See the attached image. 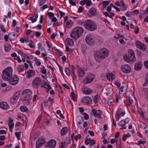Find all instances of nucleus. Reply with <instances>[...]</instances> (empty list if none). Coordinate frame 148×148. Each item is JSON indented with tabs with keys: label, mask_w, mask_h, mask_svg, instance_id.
Wrapping results in <instances>:
<instances>
[{
	"label": "nucleus",
	"mask_w": 148,
	"mask_h": 148,
	"mask_svg": "<svg viewBox=\"0 0 148 148\" xmlns=\"http://www.w3.org/2000/svg\"><path fill=\"white\" fill-rule=\"evenodd\" d=\"M78 68L77 69V72L78 75L80 77L83 76L85 74V73L84 70L82 68H80L79 66H77Z\"/></svg>",
	"instance_id": "obj_20"
},
{
	"label": "nucleus",
	"mask_w": 148,
	"mask_h": 148,
	"mask_svg": "<svg viewBox=\"0 0 148 148\" xmlns=\"http://www.w3.org/2000/svg\"><path fill=\"white\" fill-rule=\"evenodd\" d=\"M126 124V123L124 119L120 121L118 123V125L122 127H121L120 128V129H125L126 127L125 126V125Z\"/></svg>",
	"instance_id": "obj_24"
},
{
	"label": "nucleus",
	"mask_w": 148,
	"mask_h": 148,
	"mask_svg": "<svg viewBox=\"0 0 148 148\" xmlns=\"http://www.w3.org/2000/svg\"><path fill=\"white\" fill-rule=\"evenodd\" d=\"M121 68L122 71L125 73H130L131 69L129 66L126 64L122 65Z\"/></svg>",
	"instance_id": "obj_15"
},
{
	"label": "nucleus",
	"mask_w": 148,
	"mask_h": 148,
	"mask_svg": "<svg viewBox=\"0 0 148 148\" xmlns=\"http://www.w3.org/2000/svg\"><path fill=\"white\" fill-rule=\"evenodd\" d=\"M20 93V91H17L14 93L12 97L17 100L19 98Z\"/></svg>",
	"instance_id": "obj_36"
},
{
	"label": "nucleus",
	"mask_w": 148,
	"mask_h": 148,
	"mask_svg": "<svg viewBox=\"0 0 148 148\" xmlns=\"http://www.w3.org/2000/svg\"><path fill=\"white\" fill-rule=\"evenodd\" d=\"M80 117L82 119V120L80 121L77 122V125L78 127L80 129H83L87 125V123L86 121H84L82 117Z\"/></svg>",
	"instance_id": "obj_14"
},
{
	"label": "nucleus",
	"mask_w": 148,
	"mask_h": 148,
	"mask_svg": "<svg viewBox=\"0 0 148 148\" xmlns=\"http://www.w3.org/2000/svg\"><path fill=\"white\" fill-rule=\"evenodd\" d=\"M95 78V76L92 74L87 75L83 80L82 83L84 84H87L92 82Z\"/></svg>",
	"instance_id": "obj_5"
},
{
	"label": "nucleus",
	"mask_w": 148,
	"mask_h": 148,
	"mask_svg": "<svg viewBox=\"0 0 148 148\" xmlns=\"http://www.w3.org/2000/svg\"><path fill=\"white\" fill-rule=\"evenodd\" d=\"M71 96L72 97V99L74 101H75V94L73 92H71Z\"/></svg>",
	"instance_id": "obj_54"
},
{
	"label": "nucleus",
	"mask_w": 148,
	"mask_h": 148,
	"mask_svg": "<svg viewBox=\"0 0 148 148\" xmlns=\"http://www.w3.org/2000/svg\"><path fill=\"white\" fill-rule=\"evenodd\" d=\"M67 128L66 127H63L61 131V136H63L65 134L68 132Z\"/></svg>",
	"instance_id": "obj_34"
},
{
	"label": "nucleus",
	"mask_w": 148,
	"mask_h": 148,
	"mask_svg": "<svg viewBox=\"0 0 148 148\" xmlns=\"http://www.w3.org/2000/svg\"><path fill=\"white\" fill-rule=\"evenodd\" d=\"M81 136L80 134H78L75 137V139L76 140H77L78 139H80Z\"/></svg>",
	"instance_id": "obj_59"
},
{
	"label": "nucleus",
	"mask_w": 148,
	"mask_h": 148,
	"mask_svg": "<svg viewBox=\"0 0 148 148\" xmlns=\"http://www.w3.org/2000/svg\"><path fill=\"white\" fill-rule=\"evenodd\" d=\"M122 111V110L121 108L118 109L116 111V117L117 120L119 121V119L120 118L121 116L120 114H121Z\"/></svg>",
	"instance_id": "obj_29"
},
{
	"label": "nucleus",
	"mask_w": 148,
	"mask_h": 148,
	"mask_svg": "<svg viewBox=\"0 0 148 148\" xmlns=\"http://www.w3.org/2000/svg\"><path fill=\"white\" fill-rule=\"evenodd\" d=\"M17 100L16 99H14L13 98H12L11 99L10 101L11 103L12 104H14L16 103L17 102Z\"/></svg>",
	"instance_id": "obj_42"
},
{
	"label": "nucleus",
	"mask_w": 148,
	"mask_h": 148,
	"mask_svg": "<svg viewBox=\"0 0 148 148\" xmlns=\"http://www.w3.org/2000/svg\"><path fill=\"white\" fill-rule=\"evenodd\" d=\"M42 84L41 79L38 77H36L34 78L32 82V86L34 88L38 87Z\"/></svg>",
	"instance_id": "obj_9"
},
{
	"label": "nucleus",
	"mask_w": 148,
	"mask_h": 148,
	"mask_svg": "<svg viewBox=\"0 0 148 148\" xmlns=\"http://www.w3.org/2000/svg\"><path fill=\"white\" fill-rule=\"evenodd\" d=\"M138 12H139L138 10H136L134 11H132L131 12V14L132 15H135L138 14Z\"/></svg>",
	"instance_id": "obj_46"
},
{
	"label": "nucleus",
	"mask_w": 148,
	"mask_h": 148,
	"mask_svg": "<svg viewBox=\"0 0 148 148\" xmlns=\"http://www.w3.org/2000/svg\"><path fill=\"white\" fill-rule=\"evenodd\" d=\"M127 89L124 86H121L120 88V90L119 92V94L120 95V94H121L123 95L125 93Z\"/></svg>",
	"instance_id": "obj_33"
},
{
	"label": "nucleus",
	"mask_w": 148,
	"mask_h": 148,
	"mask_svg": "<svg viewBox=\"0 0 148 148\" xmlns=\"http://www.w3.org/2000/svg\"><path fill=\"white\" fill-rule=\"evenodd\" d=\"M31 99H28L27 98H24L23 97L22 101L25 105H28L29 104Z\"/></svg>",
	"instance_id": "obj_30"
},
{
	"label": "nucleus",
	"mask_w": 148,
	"mask_h": 148,
	"mask_svg": "<svg viewBox=\"0 0 148 148\" xmlns=\"http://www.w3.org/2000/svg\"><path fill=\"white\" fill-rule=\"evenodd\" d=\"M46 1L45 0H42L41 1L39 4V5L40 6H41L44 3H45Z\"/></svg>",
	"instance_id": "obj_63"
},
{
	"label": "nucleus",
	"mask_w": 148,
	"mask_h": 148,
	"mask_svg": "<svg viewBox=\"0 0 148 148\" xmlns=\"http://www.w3.org/2000/svg\"><path fill=\"white\" fill-rule=\"evenodd\" d=\"M81 102L84 103V105H89L92 103V100L89 96H86L82 98Z\"/></svg>",
	"instance_id": "obj_11"
},
{
	"label": "nucleus",
	"mask_w": 148,
	"mask_h": 148,
	"mask_svg": "<svg viewBox=\"0 0 148 148\" xmlns=\"http://www.w3.org/2000/svg\"><path fill=\"white\" fill-rule=\"evenodd\" d=\"M48 6L47 5H45L40 8V10L41 11H43L44 10L48 8Z\"/></svg>",
	"instance_id": "obj_48"
},
{
	"label": "nucleus",
	"mask_w": 148,
	"mask_h": 148,
	"mask_svg": "<svg viewBox=\"0 0 148 148\" xmlns=\"http://www.w3.org/2000/svg\"><path fill=\"white\" fill-rule=\"evenodd\" d=\"M12 70L11 67H8L4 70L2 72V78L4 81L9 80L12 77Z\"/></svg>",
	"instance_id": "obj_4"
},
{
	"label": "nucleus",
	"mask_w": 148,
	"mask_h": 148,
	"mask_svg": "<svg viewBox=\"0 0 148 148\" xmlns=\"http://www.w3.org/2000/svg\"><path fill=\"white\" fill-rule=\"evenodd\" d=\"M66 51L69 52L70 53H72L73 51V50L69 48L68 46H66Z\"/></svg>",
	"instance_id": "obj_49"
},
{
	"label": "nucleus",
	"mask_w": 148,
	"mask_h": 148,
	"mask_svg": "<svg viewBox=\"0 0 148 148\" xmlns=\"http://www.w3.org/2000/svg\"><path fill=\"white\" fill-rule=\"evenodd\" d=\"M110 1H104L102 2V3L103 4V6L104 8H106V7L109 4V2Z\"/></svg>",
	"instance_id": "obj_40"
},
{
	"label": "nucleus",
	"mask_w": 148,
	"mask_h": 148,
	"mask_svg": "<svg viewBox=\"0 0 148 148\" xmlns=\"http://www.w3.org/2000/svg\"><path fill=\"white\" fill-rule=\"evenodd\" d=\"M108 54V50L105 48H103L95 52L94 57L97 62H99L101 60L107 57Z\"/></svg>",
	"instance_id": "obj_1"
},
{
	"label": "nucleus",
	"mask_w": 148,
	"mask_h": 148,
	"mask_svg": "<svg viewBox=\"0 0 148 148\" xmlns=\"http://www.w3.org/2000/svg\"><path fill=\"white\" fill-rule=\"evenodd\" d=\"M22 94L23 97L24 98H27L28 99H31L32 98V91L30 89L25 90L23 92Z\"/></svg>",
	"instance_id": "obj_10"
},
{
	"label": "nucleus",
	"mask_w": 148,
	"mask_h": 148,
	"mask_svg": "<svg viewBox=\"0 0 148 148\" xmlns=\"http://www.w3.org/2000/svg\"><path fill=\"white\" fill-rule=\"evenodd\" d=\"M59 12L60 14L61 18L62 17L64 16L65 15V13L64 12H63L60 10H59Z\"/></svg>",
	"instance_id": "obj_62"
},
{
	"label": "nucleus",
	"mask_w": 148,
	"mask_h": 148,
	"mask_svg": "<svg viewBox=\"0 0 148 148\" xmlns=\"http://www.w3.org/2000/svg\"><path fill=\"white\" fill-rule=\"evenodd\" d=\"M67 143L65 141L62 142L60 144V147L62 148H66L67 146Z\"/></svg>",
	"instance_id": "obj_37"
},
{
	"label": "nucleus",
	"mask_w": 148,
	"mask_h": 148,
	"mask_svg": "<svg viewBox=\"0 0 148 148\" xmlns=\"http://www.w3.org/2000/svg\"><path fill=\"white\" fill-rule=\"evenodd\" d=\"M85 39L86 43L89 45H92L95 44V40L91 34H88L86 36Z\"/></svg>",
	"instance_id": "obj_6"
},
{
	"label": "nucleus",
	"mask_w": 148,
	"mask_h": 148,
	"mask_svg": "<svg viewBox=\"0 0 148 148\" xmlns=\"http://www.w3.org/2000/svg\"><path fill=\"white\" fill-rule=\"evenodd\" d=\"M65 72L67 75L68 76H69L70 75V73L69 72V70L67 67L66 68Z\"/></svg>",
	"instance_id": "obj_53"
},
{
	"label": "nucleus",
	"mask_w": 148,
	"mask_h": 148,
	"mask_svg": "<svg viewBox=\"0 0 148 148\" xmlns=\"http://www.w3.org/2000/svg\"><path fill=\"white\" fill-rule=\"evenodd\" d=\"M47 86L44 87V88L47 89V92H48L49 90L51 89V88L49 84L46 85Z\"/></svg>",
	"instance_id": "obj_51"
},
{
	"label": "nucleus",
	"mask_w": 148,
	"mask_h": 148,
	"mask_svg": "<svg viewBox=\"0 0 148 148\" xmlns=\"http://www.w3.org/2000/svg\"><path fill=\"white\" fill-rule=\"evenodd\" d=\"M45 143V139L44 138H39L37 140L36 143V148H39L41 147Z\"/></svg>",
	"instance_id": "obj_13"
},
{
	"label": "nucleus",
	"mask_w": 148,
	"mask_h": 148,
	"mask_svg": "<svg viewBox=\"0 0 148 148\" xmlns=\"http://www.w3.org/2000/svg\"><path fill=\"white\" fill-rule=\"evenodd\" d=\"M38 14H36L35 15V18L33 19V18L34 16H31L30 17H29V18H28V19L29 20H32V23H34L36 21L37 18H38Z\"/></svg>",
	"instance_id": "obj_35"
},
{
	"label": "nucleus",
	"mask_w": 148,
	"mask_h": 148,
	"mask_svg": "<svg viewBox=\"0 0 148 148\" xmlns=\"http://www.w3.org/2000/svg\"><path fill=\"white\" fill-rule=\"evenodd\" d=\"M56 145V142L54 140L50 141L47 144L49 148H54Z\"/></svg>",
	"instance_id": "obj_22"
},
{
	"label": "nucleus",
	"mask_w": 148,
	"mask_h": 148,
	"mask_svg": "<svg viewBox=\"0 0 148 148\" xmlns=\"http://www.w3.org/2000/svg\"><path fill=\"white\" fill-rule=\"evenodd\" d=\"M20 109L21 111L23 112H27L28 109V108L25 106H22L20 107Z\"/></svg>",
	"instance_id": "obj_38"
},
{
	"label": "nucleus",
	"mask_w": 148,
	"mask_h": 148,
	"mask_svg": "<svg viewBox=\"0 0 148 148\" xmlns=\"http://www.w3.org/2000/svg\"><path fill=\"white\" fill-rule=\"evenodd\" d=\"M19 78L16 75H14L12 76L8 80V83L11 85H15L18 83Z\"/></svg>",
	"instance_id": "obj_7"
},
{
	"label": "nucleus",
	"mask_w": 148,
	"mask_h": 148,
	"mask_svg": "<svg viewBox=\"0 0 148 148\" xmlns=\"http://www.w3.org/2000/svg\"><path fill=\"white\" fill-rule=\"evenodd\" d=\"M1 29L3 32L5 33L6 32L5 29L4 28V25H3L1 24L0 25Z\"/></svg>",
	"instance_id": "obj_55"
},
{
	"label": "nucleus",
	"mask_w": 148,
	"mask_h": 148,
	"mask_svg": "<svg viewBox=\"0 0 148 148\" xmlns=\"http://www.w3.org/2000/svg\"><path fill=\"white\" fill-rule=\"evenodd\" d=\"M120 3L121 4L120 6L121 10L123 11L126 10L127 8V6L124 3L123 0H121Z\"/></svg>",
	"instance_id": "obj_26"
},
{
	"label": "nucleus",
	"mask_w": 148,
	"mask_h": 148,
	"mask_svg": "<svg viewBox=\"0 0 148 148\" xmlns=\"http://www.w3.org/2000/svg\"><path fill=\"white\" fill-rule=\"evenodd\" d=\"M14 59L15 60H17L18 63L21 62V60L20 58L18 56H17L16 58H14Z\"/></svg>",
	"instance_id": "obj_56"
},
{
	"label": "nucleus",
	"mask_w": 148,
	"mask_h": 148,
	"mask_svg": "<svg viewBox=\"0 0 148 148\" xmlns=\"http://www.w3.org/2000/svg\"><path fill=\"white\" fill-rule=\"evenodd\" d=\"M65 43L66 45L70 46H73L74 44L73 40L70 38H68L65 39Z\"/></svg>",
	"instance_id": "obj_25"
},
{
	"label": "nucleus",
	"mask_w": 148,
	"mask_h": 148,
	"mask_svg": "<svg viewBox=\"0 0 148 148\" xmlns=\"http://www.w3.org/2000/svg\"><path fill=\"white\" fill-rule=\"evenodd\" d=\"M82 91L84 94L86 95L90 94L92 92V90L90 88H88L86 86H83L82 89Z\"/></svg>",
	"instance_id": "obj_19"
},
{
	"label": "nucleus",
	"mask_w": 148,
	"mask_h": 148,
	"mask_svg": "<svg viewBox=\"0 0 148 148\" xmlns=\"http://www.w3.org/2000/svg\"><path fill=\"white\" fill-rule=\"evenodd\" d=\"M144 64L146 68L148 69V60L144 61Z\"/></svg>",
	"instance_id": "obj_58"
},
{
	"label": "nucleus",
	"mask_w": 148,
	"mask_h": 148,
	"mask_svg": "<svg viewBox=\"0 0 148 148\" xmlns=\"http://www.w3.org/2000/svg\"><path fill=\"white\" fill-rule=\"evenodd\" d=\"M83 114L84 115V119L85 120H88L89 118L88 115L86 113H84Z\"/></svg>",
	"instance_id": "obj_57"
},
{
	"label": "nucleus",
	"mask_w": 148,
	"mask_h": 148,
	"mask_svg": "<svg viewBox=\"0 0 148 148\" xmlns=\"http://www.w3.org/2000/svg\"><path fill=\"white\" fill-rule=\"evenodd\" d=\"M35 74V72L32 70H29L27 72V75L28 78H31L32 76H34Z\"/></svg>",
	"instance_id": "obj_27"
},
{
	"label": "nucleus",
	"mask_w": 148,
	"mask_h": 148,
	"mask_svg": "<svg viewBox=\"0 0 148 148\" xmlns=\"http://www.w3.org/2000/svg\"><path fill=\"white\" fill-rule=\"evenodd\" d=\"M0 107L3 110H6L9 108V106L6 102H2L0 103Z\"/></svg>",
	"instance_id": "obj_21"
},
{
	"label": "nucleus",
	"mask_w": 148,
	"mask_h": 148,
	"mask_svg": "<svg viewBox=\"0 0 148 148\" xmlns=\"http://www.w3.org/2000/svg\"><path fill=\"white\" fill-rule=\"evenodd\" d=\"M97 13V10L95 8H90L87 13V15L89 17L95 16Z\"/></svg>",
	"instance_id": "obj_17"
},
{
	"label": "nucleus",
	"mask_w": 148,
	"mask_h": 148,
	"mask_svg": "<svg viewBox=\"0 0 148 148\" xmlns=\"http://www.w3.org/2000/svg\"><path fill=\"white\" fill-rule=\"evenodd\" d=\"M4 49L6 52H9L11 49V46L8 45H5L4 47Z\"/></svg>",
	"instance_id": "obj_41"
},
{
	"label": "nucleus",
	"mask_w": 148,
	"mask_h": 148,
	"mask_svg": "<svg viewBox=\"0 0 148 148\" xmlns=\"http://www.w3.org/2000/svg\"><path fill=\"white\" fill-rule=\"evenodd\" d=\"M83 28L80 27H77L73 28L71 34V37L74 39L78 38L83 33Z\"/></svg>",
	"instance_id": "obj_2"
},
{
	"label": "nucleus",
	"mask_w": 148,
	"mask_h": 148,
	"mask_svg": "<svg viewBox=\"0 0 148 148\" xmlns=\"http://www.w3.org/2000/svg\"><path fill=\"white\" fill-rule=\"evenodd\" d=\"M73 23L71 20H68L66 24V27L67 28H70L72 26Z\"/></svg>",
	"instance_id": "obj_31"
},
{
	"label": "nucleus",
	"mask_w": 148,
	"mask_h": 148,
	"mask_svg": "<svg viewBox=\"0 0 148 148\" xmlns=\"http://www.w3.org/2000/svg\"><path fill=\"white\" fill-rule=\"evenodd\" d=\"M128 56L127 58L129 61L131 62H134L136 61V59L135 57L134 52L132 49H130L128 51Z\"/></svg>",
	"instance_id": "obj_12"
},
{
	"label": "nucleus",
	"mask_w": 148,
	"mask_h": 148,
	"mask_svg": "<svg viewBox=\"0 0 148 148\" xmlns=\"http://www.w3.org/2000/svg\"><path fill=\"white\" fill-rule=\"evenodd\" d=\"M92 112L95 117H97L99 119L101 118V115L102 114V112L101 110H97L95 109H92Z\"/></svg>",
	"instance_id": "obj_16"
},
{
	"label": "nucleus",
	"mask_w": 148,
	"mask_h": 148,
	"mask_svg": "<svg viewBox=\"0 0 148 148\" xmlns=\"http://www.w3.org/2000/svg\"><path fill=\"white\" fill-rule=\"evenodd\" d=\"M98 95H95L93 98V100L94 102L95 103H97V100L98 99Z\"/></svg>",
	"instance_id": "obj_47"
},
{
	"label": "nucleus",
	"mask_w": 148,
	"mask_h": 148,
	"mask_svg": "<svg viewBox=\"0 0 148 148\" xmlns=\"http://www.w3.org/2000/svg\"><path fill=\"white\" fill-rule=\"evenodd\" d=\"M17 22L15 20H13L12 21V27H14L16 25Z\"/></svg>",
	"instance_id": "obj_61"
},
{
	"label": "nucleus",
	"mask_w": 148,
	"mask_h": 148,
	"mask_svg": "<svg viewBox=\"0 0 148 148\" xmlns=\"http://www.w3.org/2000/svg\"><path fill=\"white\" fill-rule=\"evenodd\" d=\"M24 66L22 65H20L17 67V69L19 72L23 71L24 70Z\"/></svg>",
	"instance_id": "obj_43"
},
{
	"label": "nucleus",
	"mask_w": 148,
	"mask_h": 148,
	"mask_svg": "<svg viewBox=\"0 0 148 148\" xmlns=\"http://www.w3.org/2000/svg\"><path fill=\"white\" fill-rule=\"evenodd\" d=\"M11 38H10L11 40H14L16 39L18 36V35L16 36L15 34L13 33L10 34Z\"/></svg>",
	"instance_id": "obj_39"
},
{
	"label": "nucleus",
	"mask_w": 148,
	"mask_h": 148,
	"mask_svg": "<svg viewBox=\"0 0 148 148\" xmlns=\"http://www.w3.org/2000/svg\"><path fill=\"white\" fill-rule=\"evenodd\" d=\"M79 3L82 5H84L86 4L87 6H89L91 5V2L90 0H83L81 1Z\"/></svg>",
	"instance_id": "obj_23"
},
{
	"label": "nucleus",
	"mask_w": 148,
	"mask_h": 148,
	"mask_svg": "<svg viewBox=\"0 0 148 148\" xmlns=\"http://www.w3.org/2000/svg\"><path fill=\"white\" fill-rule=\"evenodd\" d=\"M134 69L135 70H139L141 68V62H136L135 64Z\"/></svg>",
	"instance_id": "obj_28"
},
{
	"label": "nucleus",
	"mask_w": 148,
	"mask_h": 148,
	"mask_svg": "<svg viewBox=\"0 0 148 148\" xmlns=\"http://www.w3.org/2000/svg\"><path fill=\"white\" fill-rule=\"evenodd\" d=\"M136 47L139 49L143 51H145L146 50L145 45L143 43L140 42L139 41H136Z\"/></svg>",
	"instance_id": "obj_18"
},
{
	"label": "nucleus",
	"mask_w": 148,
	"mask_h": 148,
	"mask_svg": "<svg viewBox=\"0 0 148 148\" xmlns=\"http://www.w3.org/2000/svg\"><path fill=\"white\" fill-rule=\"evenodd\" d=\"M84 25L86 29L92 31L95 30L97 28L95 22L91 20H86L84 23Z\"/></svg>",
	"instance_id": "obj_3"
},
{
	"label": "nucleus",
	"mask_w": 148,
	"mask_h": 148,
	"mask_svg": "<svg viewBox=\"0 0 148 148\" xmlns=\"http://www.w3.org/2000/svg\"><path fill=\"white\" fill-rule=\"evenodd\" d=\"M148 85V80H147L145 78V82L143 84V86L144 87Z\"/></svg>",
	"instance_id": "obj_60"
},
{
	"label": "nucleus",
	"mask_w": 148,
	"mask_h": 148,
	"mask_svg": "<svg viewBox=\"0 0 148 148\" xmlns=\"http://www.w3.org/2000/svg\"><path fill=\"white\" fill-rule=\"evenodd\" d=\"M62 86L65 88L68 89L70 90V88L66 84H63Z\"/></svg>",
	"instance_id": "obj_64"
},
{
	"label": "nucleus",
	"mask_w": 148,
	"mask_h": 148,
	"mask_svg": "<svg viewBox=\"0 0 148 148\" xmlns=\"http://www.w3.org/2000/svg\"><path fill=\"white\" fill-rule=\"evenodd\" d=\"M136 103V99L132 94L129 95L128 98L127 99L126 103L125 104L128 106L132 105L134 103Z\"/></svg>",
	"instance_id": "obj_8"
},
{
	"label": "nucleus",
	"mask_w": 148,
	"mask_h": 148,
	"mask_svg": "<svg viewBox=\"0 0 148 148\" xmlns=\"http://www.w3.org/2000/svg\"><path fill=\"white\" fill-rule=\"evenodd\" d=\"M92 139L87 138L86 139L85 141V143L86 145H89L91 141H92Z\"/></svg>",
	"instance_id": "obj_45"
},
{
	"label": "nucleus",
	"mask_w": 148,
	"mask_h": 148,
	"mask_svg": "<svg viewBox=\"0 0 148 148\" xmlns=\"http://www.w3.org/2000/svg\"><path fill=\"white\" fill-rule=\"evenodd\" d=\"M69 3L72 5L75 6L76 5V1L75 0H69Z\"/></svg>",
	"instance_id": "obj_44"
},
{
	"label": "nucleus",
	"mask_w": 148,
	"mask_h": 148,
	"mask_svg": "<svg viewBox=\"0 0 148 148\" xmlns=\"http://www.w3.org/2000/svg\"><path fill=\"white\" fill-rule=\"evenodd\" d=\"M114 75L112 73H108L107 74V77L109 81L113 80Z\"/></svg>",
	"instance_id": "obj_32"
},
{
	"label": "nucleus",
	"mask_w": 148,
	"mask_h": 148,
	"mask_svg": "<svg viewBox=\"0 0 148 148\" xmlns=\"http://www.w3.org/2000/svg\"><path fill=\"white\" fill-rule=\"evenodd\" d=\"M114 101L112 99H109L107 103L108 105L110 106L113 102Z\"/></svg>",
	"instance_id": "obj_52"
},
{
	"label": "nucleus",
	"mask_w": 148,
	"mask_h": 148,
	"mask_svg": "<svg viewBox=\"0 0 148 148\" xmlns=\"http://www.w3.org/2000/svg\"><path fill=\"white\" fill-rule=\"evenodd\" d=\"M15 134L16 137L18 140L20 139V136H21L20 134L18 132H15Z\"/></svg>",
	"instance_id": "obj_50"
}]
</instances>
